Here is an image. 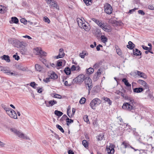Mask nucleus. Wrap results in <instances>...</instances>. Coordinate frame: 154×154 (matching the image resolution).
Returning a JSON list of instances; mask_svg holds the SVG:
<instances>
[{"label": "nucleus", "instance_id": "nucleus-32", "mask_svg": "<svg viewBox=\"0 0 154 154\" xmlns=\"http://www.w3.org/2000/svg\"><path fill=\"white\" fill-rule=\"evenodd\" d=\"M122 145L124 146V147L125 148H130L131 146L128 143L125 141L123 142Z\"/></svg>", "mask_w": 154, "mask_h": 154}, {"label": "nucleus", "instance_id": "nucleus-27", "mask_svg": "<svg viewBox=\"0 0 154 154\" xmlns=\"http://www.w3.org/2000/svg\"><path fill=\"white\" fill-rule=\"evenodd\" d=\"M77 20L78 22V23L79 26V27L82 28V26L83 24L84 23L83 22V20H82V19H80V18H77Z\"/></svg>", "mask_w": 154, "mask_h": 154}, {"label": "nucleus", "instance_id": "nucleus-64", "mask_svg": "<svg viewBox=\"0 0 154 154\" xmlns=\"http://www.w3.org/2000/svg\"><path fill=\"white\" fill-rule=\"evenodd\" d=\"M142 46L143 49L144 50H149V48L148 47H147L144 46L143 45H142Z\"/></svg>", "mask_w": 154, "mask_h": 154}, {"label": "nucleus", "instance_id": "nucleus-53", "mask_svg": "<svg viewBox=\"0 0 154 154\" xmlns=\"http://www.w3.org/2000/svg\"><path fill=\"white\" fill-rule=\"evenodd\" d=\"M138 13L142 15H145V13L143 10H139L138 11Z\"/></svg>", "mask_w": 154, "mask_h": 154}, {"label": "nucleus", "instance_id": "nucleus-14", "mask_svg": "<svg viewBox=\"0 0 154 154\" xmlns=\"http://www.w3.org/2000/svg\"><path fill=\"white\" fill-rule=\"evenodd\" d=\"M138 82L142 85L145 88L147 89L148 88L147 83L143 80L139 79L138 81Z\"/></svg>", "mask_w": 154, "mask_h": 154}, {"label": "nucleus", "instance_id": "nucleus-31", "mask_svg": "<svg viewBox=\"0 0 154 154\" xmlns=\"http://www.w3.org/2000/svg\"><path fill=\"white\" fill-rule=\"evenodd\" d=\"M94 69L92 68H89L87 70V73L88 74H91L94 72Z\"/></svg>", "mask_w": 154, "mask_h": 154}, {"label": "nucleus", "instance_id": "nucleus-17", "mask_svg": "<svg viewBox=\"0 0 154 154\" xmlns=\"http://www.w3.org/2000/svg\"><path fill=\"white\" fill-rule=\"evenodd\" d=\"M4 72L6 73H8V75H11L17 76L18 74L16 72H11L10 70H8L6 68L5 70H4Z\"/></svg>", "mask_w": 154, "mask_h": 154}, {"label": "nucleus", "instance_id": "nucleus-56", "mask_svg": "<svg viewBox=\"0 0 154 154\" xmlns=\"http://www.w3.org/2000/svg\"><path fill=\"white\" fill-rule=\"evenodd\" d=\"M13 57L15 58V60H18L20 59L19 57L16 54L14 55L13 56Z\"/></svg>", "mask_w": 154, "mask_h": 154}, {"label": "nucleus", "instance_id": "nucleus-47", "mask_svg": "<svg viewBox=\"0 0 154 154\" xmlns=\"http://www.w3.org/2000/svg\"><path fill=\"white\" fill-rule=\"evenodd\" d=\"M68 118V117L66 115H63L61 118L60 119V121H62L65 120H66Z\"/></svg>", "mask_w": 154, "mask_h": 154}, {"label": "nucleus", "instance_id": "nucleus-9", "mask_svg": "<svg viewBox=\"0 0 154 154\" xmlns=\"http://www.w3.org/2000/svg\"><path fill=\"white\" fill-rule=\"evenodd\" d=\"M14 43L16 45V47L17 48H21L23 46L25 47L26 45V44L23 42H20L18 40H15L14 41Z\"/></svg>", "mask_w": 154, "mask_h": 154}, {"label": "nucleus", "instance_id": "nucleus-19", "mask_svg": "<svg viewBox=\"0 0 154 154\" xmlns=\"http://www.w3.org/2000/svg\"><path fill=\"white\" fill-rule=\"evenodd\" d=\"M135 45L131 41H129L128 42V45H127V47L130 49H133L135 47Z\"/></svg>", "mask_w": 154, "mask_h": 154}, {"label": "nucleus", "instance_id": "nucleus-1", "mask_svg": "<svg viewBox=\"0 0 154 154\" xmlns=\"http://www.w3.org/2000/svg\"><path fill=\"white\" fill-rule=\"evenodd\" d=\"M125 99L128 100L129 102L123 103L122 107L123 109L131 111V110H133L135 109V107L133 106V103L134 102V100L133 98L131 97L126 96L125 97Z\"/></svg>", "mask_w": 154, "mask_h": 154}, {"label": "nucleus", "instance_id": "nucleus-26", "mask_svg": "<svg viewBox=\"0 0 154 154\" xmlns=\"http://www.w3.org/2000/svg\"><path fill=\"white\" fill-rule=\"evenodd\" d=\"M122 81L124 83L125 85L127 87H130L131 88V85L128 82V80L126 78L122 79Z\"/></svg>", "mask_w": 154, "mask_h": 154}, {"label": "nucleus", "instance_id": "nucleus-3", "mask_svg": "<svg viewBox=\"0 0 154 154\" xmlns=\"http://www.w3.org/2000/svg\"><path fill=\"white\" fill-rule=\"evenodd\" d=\"M100 103V100L97 98H96L91 100L90 104V106L92 109H95L96 107Z\"/></svg>", "mask_w": 154, "mask_h": 154}, {"label": "nucleus", "instance_id": "nucleus-34", "mask_svg": "<svg viewBox=\"0 0 154 154\" xmlns=\"http://www.w3.org/2000/svg\"><path fill=\"white\" fill-rule=\"evenodd\" d=\"M96 34L97 37H99L100 36V35L101 34L100 30L98 29H97L96 31Z\"/></svg>", "mask_w": 154, "mask_h": 154}, {"label": "nucleus", "instance_id": "nucleus-59", "mask_svg": "<svg viewBox=\"0 0 154 154\" xmlns=\"http://www.w3.org/2000/svg\"><path fill=\"white\" fill-rule=\"evenodd\" d=\"M103 47V46L99 44L97 45L96 47V49L97 51H99L100 50V47Z\"/></svg>", "mask_w": 154, "mask_h": 154}, {"label": "nucleus", "instance_id": "nucleus-60", "mask_svg": "<svg viewBox=\"0 0 154 154\" xmlns=\"http://www.w3.org/2000/svg\"><path fill=\"white\" fill-rule=\"evenodd\" d=\"M138 8H134L130 10H129V13L131 14L134 11L136 10Z\"/></svg>", "mask_w": 154, "mask_h": 154}, {"label": "nucleus", "instance_id": "nucleus-38", "mask_svg": "<svg viewBox=\"0 0 154 154\" xmlns=\"http://www.w3.org/2000/svg\"><path fill=\"white\" fill-rule=\"evenodd\" d=\"M66 122H67V125H69L70 123H72L73 121L72 119L68 118L66 119Z\"/></svg>", "mask_w": 154, "mask_h": 154}, {"label": "nucleus", "instance_id": "nucleus-55", "mask_svg": "<svg viewBox=\"0 0 154 154\" xmlns=\"http://www.w3.org/2000/svg\"><path fill=\"white\" fill-rule=\"evenodd\" d=\"M36 85H37V84H36L34 82H31L30 84V86L34 88H35V86Z\"/></svg>", "mask_w": 154, "mask_h": 154}, {"label": "nucleus", "instance_id": "nucleus-5", "mask_svg": "<svg viewBox=\"0 0 154 154\" xmlns=\"http://www.w3.org/2000/svg\"><path fill=\"white\" fill-rule=\"evenodd\" d=\"M85 76L83 74L79 75L76 78L73 79V83H81L85 79Z\"/></svg>", "mask_w": 154, "mask_h": 154}, {"label": "nucleus", "instance_id": "nucleus-57", "mask_svg": "<svg viewBox=\"0 0 154 154\" xmlns=\"http://www.w3.org/2000/svg\"><path fill=\"white\" fill-rule=\"evenodd\" d=\"M62 62L61 60H60L57 62V66H62Z\"/></svg>", "mask_w": 154, "mask_h": 154}, {"label": "nucleus", "instance_id": "nucleus-18", "mask_svg": "<svg viewBox=\"0 0 154 154\" xmlns=\"http://www.w3.org/2000/svg\"><path fill=\"white\" fill-rule=\"evenodd\" d=\"M114 147H112V146L111 147V145L109 146V147L107 149L108 152V154H113L114 152Z\"/></svg>", "mask_w": 154, "mask_h": 154}, {"label": "nucleus", "instance_id": "nucleus-50", "mask_svg": "<svg viewBox=\"0 0 154 154\" xmlns=\"http://www.w3.org/2000/svg\"><path fill=\"white\" fill-rule=\"evenodd\" d=\"M20 21L21 23H23L24 24H26V23L27 22V20L24 18H21L20 20Z\"/></svg>", "mask_w": 154, "mask_h": 154}, {"label": "nucleus", "instance_id": "nucleus-49", "mask_svg": "<svg viewBox=\"0 0 154 154\" xmlns=\"http://www.w3.org/2000/svg\"><path fill=\"white\" fill-rule=\"evenodd\" d=\"M39 59L44 64H45V63H46V59L42 58V57H40L39 58Z\"/></svg>", "mask_w": 154, "mask_h": 154}, {"label": "nucleus", "instance_id": "nucleus-36", "mask_svg": "<svg viewBox=\"0 0 154 154\" xmlns=\"http://www.w3.org/2000/svg\"><path fill=\"white\" fill-rule=\"evenodd\" d=\"M11 20L14 23L17 24L19 21L17 18L16 17H11Z\"/></svg>", "mask_w": 154, "mask_h": 154}, {"label": "nucleus", "instance_id": "nucleus-25", "mask_svg": "<svg viewBox=\"0 0 154 154\" xmlns=\"http://www.w3.org/2000/svg\"><path fill=\"white\" fill-rule=\"evenodd\" d=\"M71 70L73 71H79L80 70V67L79 66H76L74 65H73L71 67Z\"/></svg>", "mask_w": 154, "mask_h": 154}, {"label": "nucleus", "instance_id": "nucleus-29", "mask_svg": "<svg viewBox=\"0 0 154 154\" xmlns=\"http://www.w3.org/2000/svg\"><path fill=\"white\" fill-rule=\"evenodd\" d=\"M100 38L102 42L104 43H106L107 42L108 38L104 35H101Z\"/></svg>", "mask_w": 154, "mask_h": 154}, {"label": "nucleus", "instance_id": "nucleus-2", "mask_svg": "<svg viewBox=\"0 0 154 154\" xmlns=\"http://www.w3.org/2000/svg\"><path fill=\"white\" fill-rule=\"evenodd\" d=\"M10 131L14 133L16 136L21 138L26 139H29V138L27 137L25 134L15 128H11Z\"/></svg>", "mask_w": 154, "mask_h": 154}, {"label": "nucleus", "instance_id": "nucleus-35", "mask_svg": "<svg viewBox=\"0 0 154 154\" xmlns=\"http://www.w3.org/2000/svg\"><path fill=\"white\" fill-rule=\"evenodd\" d=\"M103 99L106 102L108 103L109 105L111 104L112 101L110 100L109 98L107 97H103Z\"/></svg>", "mask_w": 154, "mask_h": 154}, {"label": "nucleus", "instance_id": "nucleus-39", "mask_svg": "<svg viewBox=\"0 0 154 154\" xmlns=\"http://www.w3.org/2000/svg\"><path fill=\"white\" fill-rule=\"evenodd\" d=\"M17 68L18 69L23 71H25L26 70V69L25 67H24L21 65H18L17 66Z\"/></svg>", "mask_w": 154, "mask_h": 154}, {"label": "nucleus", "instance_id": "nucleus-11", "mask_svg": "<svg viewBox=\"0 0 154 154\" xmlns=\"http://www.w3.org/2000/svg\"><path fill=\"white\" fill-rule=\"evenodd\" d=\"M63 49L61 48H60L59 51V54L58 55L56 56H54L53 57V58L58 59L59 58H62L64 57L65 54L63 52Z\"/></svg>", "mask_w": 154, "mask_h": 154}, {"label": "nucleus", "instance_id": "nucleus-20", "mask_svg": "<svg viewBox=\"0 0 154 154\" xmlns=\"http://www.w3.org/2000/svg\"><path fill=\"white\" fill-rule=\"evenodd\" d=\"M133 54L136 56H139L141 55V51L137 49H135L133 50Z\"/></svg>", "mask_w": 154, "mask_h": 154}, {"label": "nucleus", "instance_id": "nucleus-58", "mask_svg": "<svg viewBox=\"0 0 154 154\" xmlns=\"http://www.w3.org/2000/svg\"><path fill=\"white\" fill-rule=\"evenodd\" d=\"M100 65L99 63H96L93 66V67L95 68H97Z\"/></svg>", "mask_w": 154, "mask_h": 154}, {"label": "nucleus", "instance_id": "nucleus-63", "mask_svg": "<svg viewBox=\"0 0 154 154\" xmlns=\"http://www.w3.org/2000/svg\"><path fill=\"white\" fill-rule=\"evenodd\" d=\"M148 8L149 9L154 10V7L152 5H149Z\"/></svg>", "mask_w": 154, "mask_h": 154}, {"label": "nucleus", "instance_id": "nucleus-30", "mask_svg": "<svg viewBox=\"0 0 154 154\" xmlns=\"http://www.w3.org/2000/svg\"><path fill=\"white\" fill-rule=\"evenodd\" d=\"M35 68L36 70L38 72H41L42 70V68L41 66L38 64H36L35 65Z\"/></svg>", "mask_w": 154, "mask_h": 154}, {"label": "nucleus", "instance_id": "nucleus-44", "mask_svg": "<svg viewBox=\"0 0 154 154\" xmlns=\"http://www.w3.org/2000/svg\"><path fill=\"white\" fill-rule=\"evenodd\" d=\"M56 127L59 129L62 132L64 133V130L63 129V128L61 127V126L59 125H56Z\"/></svg>", "mask_w": 154, "mask_h": 154}, {"label": "nucleus", "instance_id": "nucleus-46", "mask_svg": "<svg viewBox=\"0 0 154 154\" xmlns=\"http://www.w3.org/2000/svg\"><path fill=\"white\" fill-rule=\"evenodd\" d=\"M86 99L85 97H82L79 101V103L81 104H83L86 101Z\"/></svg>", "mask_w": 154, "mask_h": 154}, {"label": "nucleus", "instance_id": "nucleus-8", "mask_svg": "<svg viewBox=\"0 0 154 154\" xmlns=\"http://www.w3.org/2000/svg\"><path fill=\"white\" fill-rule=\"evenodd\" d=\"M35 50L37 55L44 56H46L47 55V53L43 51L40 48H37L35 49Z\"/></svg>", "mask_w": 154, "mask_h": 154}, {"label": "nucleus", "instance_id": "nucleus-43", "mask_svg": "<svg viewBox=\"0 0 154 154\" xmlns=\"http://www.w3.org/2000/svg\"><path fill=\"white\" fill-rule=\"evenodd\" d=\"M83 119L84 121L87 122V123H89V119H88V116L87 115L84 116L83 117Z\"/></svg>", "mask_w": 154, "mask_h": 154}, {"label": "nucleus", "instance_id": "nucleus-4", "mask_svg": "<svg viewBox=\"0 0 154 154\" xmlns=\"http://www.w3.org/2000/svg\"><path fill=\"white\" fill-rule=\"evenodd\" d=\"M85 86L88 89V93H89L93 87L92 80L89 77H86L85 79Z\"/></svg>", "mask_w": 154, "mask_h": 154}, {"label": "nucleus", "instance_id": "nucleus-28", "mask_svg": "<svg viewBox=\"0 0 154 154\" xmlns=\"http://www.w3.org/2000/svg\"><path fill=\"white\" fill-rule=\"evenodd\" d=\"M71 69L68 67H67L65 68L64 70V72L67 75H69L71 73Z\"/></svg>", "mask_w": 154, "mask_h": 154}, {"label": "nucleus", "instance_id": "nucleus-41", "mask_svg": "<svg viewBox=\"0 0 154 154\" xmlns=\"http://www.w3.org/2000/svg\"><path fill=\"white\" fill-rule=\"evenodd\" d=\"M82 144L86 148L88 147V143L86 140H84L82 141Z\"/></svg>", "mask_w": 154, "mask_h": 154}, {"label": "nucleus", "instance_id": "nucleus-48", "mask_svg": "<svg viewBox=\"0 0 154 154\" xmlns=\"http://www.w3.org/2000/svg\"><path fill=\"white\" fill-rule=\"evenodd\" d=\"M44 21L46 23H49L50 21L49 19L46 17H45L44 18Z\"/></svg>", "mask_w": 154, "mask_h": 154}, {"label": "nucleus", "instance_id": "nucleus-23", "mask_svg": "<svg viewBox=\"0 0 154 154\" xmlns=\"http://www.w3.org/2000/svg\"><path fill=\"white\" fill-rule=\"evenodd\" d=\"M102 29L104 31L107 32H110L111 31V29L105 24L102 27Z\"/></svg>", "mask_w": 154, "mask_h": 154}, {"label": "nucleus", "instance_id": "nucleus-7", "mask_svg": "<svg viewBox=\"0 0 154 154\" xmlns=\"http://www.w3.org/2000/svg\"><path fill=\"white\" fill-rule=\"evenodd\" d=\"M104 11L107 14H110L112 13V9L111 5L108 4L106 3L104 6Z\"/></svg>", "mask_w": 154, "mask_h": 154}, {"label": "nucleus", "instance_id": "nucleus-22", "mask_svg": "<svg viewBox=\"0 0 154 154\" xmlns=\"http://www.w3.org/2000/svg\"><path fill=\"white\" fill-rule=\"evenodd\" d=\"M143 90L142 88H135L133 89V91L135 93H139L142 92Z\"/></svg>", "mask_w": 154, "mask_h": 154}, {"label": "nucleus", "instance_id": "nucleus-51", "mask_svg": "<svg viewBox=\"0 0 154 154\" xmlns=\"http://www.w3.org/2000/svg\"><path fill=\"white\" fill-rule=\"evenodd\" d=\"M12 109L10 108H9L8 106L6 107V108L5 109V110L6 111L7 113L8 114L9 112Z\"/></svg>", "mask_w": 154, "mask_h": 154}, {"label": "nucleus", "instance_id": "nucleus-21", "mask_svg": "<svg viewBox=\"0 0 154 154\" xmlns=\"http://www.w3.org/2000/svg\"><path fill=\"white\" fill-rule=\"evenodd\" d=\"M104 138V135L103 133L100 134L96 136V138L98 141H101Z\"/></svg>", "mask_w": 154, "mask_h": 154}, {"label": "nucleus", "instance_id": "nucleus-12", "mask_svg": "<svg viewBox=\"0 0 154 154\" xmlns=\"http://www.w3.org/2000/svg\"><path fill=\"white\" fill-rule=\"evenodd\" d=\"M8 115L11 118H14V119H17V115L16 112L12 109L9 112Z\"/></svg>", "mask_w": 154, "mask_h": 154}, {"label": "nucleus", "instance_id": "nucleus-33", "mask_svg": "<svg viewBox=\"0 0 154 154\" xmlns=\"http://www.w3.org/2000/svg\"><path fill=\"white\" fill-rule=\"evenodd\" d=\"M88 55V53L86 51H83L82 53L80 54L79 55L81 58H84L85 56L87 55Z\"/></svg>", "mask_w": 154, "mask_h": 154}, {"label": "nucleus", "instance_id": "nucleus-54", "mask_svg": "<svg viewBox=\"0 0 154 154\" xmlns=\"http://www.w3.org/2000/svg\"><path fill=\"white\" fill-rule=\"evenodd\" d=\"M54 97L55 98L60 99L61 98L62 96L58 94H55L54 95Z\"/></svg>", "mask_w": 154, "mask_h": 154}, {"label": "nucleus", "instance_id": "nucleus-45", "mask_svg": "<svg viewBox=\"0 0 154 154\" xmlns=\"http://www.w3.org/2000/svg\"><path fill=\"white\" fill-rule=\"evenodd\" d=\"M83 1L87 5H90L91 4V0H83Z\"/></svg>", "mask_w": 154, "mask_h": 154}, {"label": "nucleus", "instance_id": "nucleus-10", "mask_svg": "<svg viewBox=\"0 0 154 154\" xmlns=\"http://www.w3.org/2000/svg\"><path fill=\"white\" fill-rule=\"evenodd\" d=\"M57 101L54 100H50L49 101L45 100V103L46 104V106L48 107L52 106L54 104H57Z\"/></svg>", "mask_w": 154, "mask_h": 154}, {"label": "nucleus", "instance_id": "nucleus-40", "mask_svg": "<svg viewBox=\"0 0 154 154\" xmlns=\"http://www.w3.org/2000/svg\"><path fill=\"white\" fill-rule=\"evenodd\" d=\"M82 28L84 29L86 31H88L89 30V29L88 28V26L86 25L85 23H84L82 24Z\"/></svg>", "mask_w": 154, "mask_h": 154}, {"label": "nucleus", "instance_id": "nucleus-16", "mask_svg": "<svg viewBox=\"0 0 154 154\" xmlns=\"http://www.w3.org/2000/svg\"><path fill=\"white\" fill-rule=\"evenodd\" d=\"M1 58L2 60H5L8 63H9L11 61L10 57L8 55H3L1 57Z\"/></svg>", "mask_w": 154, "mask_h": 154}, {"label": "nucleus", "instance_id": "nucleus-24", "mask_svg": "<svg viewBox=\"0 0 154 154\" xmlns=\"http://www.w3.org/2000/svg\"><path fill=\"white\" fill-rule=\"evenodd\" d=\"M7 8L2 5H0V13L4 14L7 11Z\"/></svg>", "mask_w": 154, "mask_h": 154}, {"label": "nucleus", "instance_id": "nucleus-42", "mask_svg": "<svg viewBox=\"0 0 154 154\" xmlns=\"http://www.w3.org/2000/svg\"><path fill=\"white\" fill-rule=\"evenodd\" d=\"M105 24L104 23H102L101 21H99L98 22H97V24L101 28Z\"/></svg>", "mask_w": 154, "mask_h": 154}, {"label": "nucleus", "instance_id": "nucleus-6", "mask_svg": "<svg viewBox=\"0 0 154 154\" xmlns=\"http://www.w3.org/2000/svg\"><path fill=\"white\" fill-rule=\"evenodd\" d=\"M48 3L49 5L51 8L56 9L57 10H59V8L57 2L54 0H48Z\"/></svg>", "mask_w": 154, "mask_h": 154}, {"label": "nucleus", "instance_id": "nucleus-61", "mask_svg": "<svg viewBox=\"0 0 154 154\" xmlns=\"http://www.w3.org/2000/svg\"><path fill=\"white\" fill-rule=\"evenodd\" d=\"M92 93L93 94L95 95L96 93H97V91L94 88L92 91Z\"/></svg>", "mask_w": 154, "mask_h": 154}, {"label": "nucleus", "instance_id": "nucleus-62", "mask_svg": "<svg viewBox=\"0 0 154 154\" xmlns=\"http://www.w3.org/2000/svg\"><path fill=\"white\" fill-rule=\"evenodd\" d=\"M92 20L95 23L97 24V22H98V21H99V20L94 18H93L92 19Z\"/></svg>", "mask_w": 154, "mask_h": 154}, {"label": "nucleus", "instance_id": "nucleus-37", "mask_svg": "<svg viewBox=\"0 0 154 154\" xmlns=\"http://www.w3.org/2000/svg\"><path fill=\"white\" fill-rule=\"evenodd\" d=\"M54 113L56 115L58 116H60L63 114L62 112L57 110L55 111Z\"/></svg>", "mask_w": 154, "mask_h": 154}, {"label": "nucleus", "instance_id": "nucleus-15", "mask_svg": "<svg viewBox=\"0 0 154 154\" xmlns=\"http://www.w3.org/2000/svg\"><path fill=\"white\" fill-rule=\"evenodd\" d=\"M136 72H135V73H136L138 76H140V77L144 79L146 78L147 76L143 72H141L138 71H137Z\"/></svg>", "mask_w": 154, "mask_h": 154}, {"label": "nucleus", "instance_id": "nucleus-52", "mask_svg": "<svg viewBox=\"0 0 154 154\" xmlns=\"http://www.w3.org/2000/svg\"><path fill=\"white\" fill-rule=\"evenodd\" d=\"M51 78L49 77V78H46L45 79H44L43 80V81L44 82L46 83H48V82H49L50 81V79Z\"/></svg>", "mask_w": 154, "mask_h": 154}, {"label": "nucleus", "instance_id": "nucleus-13", "mask_svg": "<svg viewBox=\"0 0 154 154\" xmlns=\"http://www.w3.org/2000/svg\"><path fill=\"white\" fill-rule=\"evenodd\" d=\"M48 76L50 77L51 79H56L58 78L57 75L52 71H50V73H49Z\"/></svg>", "mask_w": 154, "mask_h": 154}]
</instances>
